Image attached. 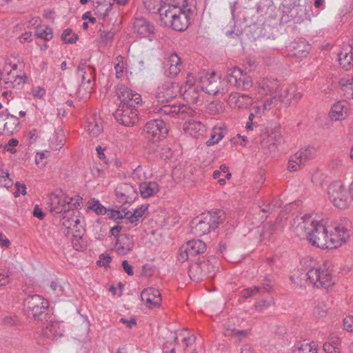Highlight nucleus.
<instances>
[{
  "mask_svg": "<svg viewBox=\"0 0 353 353\" xmlns=\"http://www.w3.org/2000/svg\"><path fill=\"white\" fill-rule=\"evenodd\" d=\"M296 154L305 164L307 161L313 159L316 156V150L313 147L307 146L302 148Z\"/></svg>",
  "mask_w": 353,
  "mask_h": 353,
  "instance_id": "36",
  "label": "nucleus"
},
{
  "mask_svg": "<svg viewBox=\"0 0 353 353\" xmlns=\"http://www.w3.org/2000/svg\"><path fill=\"white\" fill-rule=\"evenodd\" d=\"M143 3L150 12H154L155 10L159 12V7L163 6V0H143Z\"/></svg>",
  "mask_w": 353,
  "mask_h": 353,
  "instance_id": "46",
  "label": "nucleus"
},
{
  "mask_svg": "<svg viewBox=\"0 0 353 353\" xmlns=\"http://www.w3.org/2000/svg\"><path fill=\"white\" fill-rule=\"evenodd\" d=\"M270 96L271 98L268 99L262 102L265 109L267 111H270L272 108H275L278 105V103L280 102V101L278 99L277 94H274Z\"/></svg>",
  "mask_w": 353,
  "mask_h": 353,
  "instance_id": "50",
  "label": "nucleus"
},
{
  "mask_svg": "<svg viewBox=\"0 0 353 353\" xmlns=\"http://www.w3.org/2000/svg\"><path fill=\"white\" fill-rule=\"evenodd\" d=\"M148 209V205H141L139 207L135 208L132 212L130 211L126 212L123 219L127 223H129L134 225H137Z\"/></svg>",
  "mask_w": 353,
  "mask_h": 353,
  "instance_id": "26",
  "label": "nucleus"
},
{
  "mask_svg": "<svg viewBox=\"0 0 353 353\" xmlns=\"http://www.w3.org/2000/svg\"><path fill=\"white\" fill-rule=\"evenodd\" d=\"M196 0H183L181 8H173V10H165L162 11L163 14L160 16L161 23L171 27L176 31L185 30L191 23L197 12Z\"/></svg>",
  "mask_w": 353,
  "mask_h": 353,
  "instance_id": "3",
  "label": "nucleus"
},
{
  "mask_svg": "<svg viewBox=\"0 0 353 353\" xmlns=\"http://www.w3.org/2000/svg\"><path fill=\"white\" fill-rule=\"evenodd\" d=\"M350 237L348 223H340L329 230L328 250H334L345 244Z\"/></svg>",
  "mask_w": 353,
  "mask_h": 353,
  "instance_id": "8",
  "label": "nucleus"
},
{
  "mask_svg": "<svg viewBox=\"0 0 353 353\" xmlns=\"http://www.w3.org/2000/svg\"><path fill=\"white\" fill-rule=\"evenodd\" d=\"M223 134H212L210 139L206 141V144L208 146L216 144L223 138Z\"/></svg>",
  "mask_w": 353,
  "mask_h": 353,
  "instance_id": "58",
  "label": "nucleus"
},
{
  "mask_svg": "<svg viewBox=\"0 0 353 353\" xmlns=\"http://www.w3.org/2000/svg\"><path fill=\"white\" fill-rule=\"evenodd\" d=\"M182 61L176 53L170 54L164 61L165 74L168 77H175L181 70Z\"/></svg>",
  "mask_w": 353,
  "mask_h": 353,
  "instance_id": "18",
  "label": "nucleus"
},
{
  "mask_svg": "<svg viewBox=\"0 0 353 353\" xmlns=\"http://www.w3.org/2000/svg\"><path fill=\"white\" fill-rule=\"evenodd\" d=\"M183 1V0H163V6L159 8V16L163 15L162 13L163 10H168L172 11L173 8H181Z\"/></svg>",
  "mask_w": 353,
  "mask_h": 353,
  "instance_id": "39",
  "label": "nucleus"
},
{
  "mask_svg": "<svg viewBox=\"0 0 353 353\" xmlns=\"http://www.w3.org/2000/svg\"><path fill=\"white\" fill-rule=\"evenodd\" d=\"M26 76L16 74L15 79H14L13 81H10L9 83L11 86V88H15L19 87L20 85L24 84L26 81Z\"/></svg>",
  "mask_w": 353,
  "mask_h": 353,
  "instance_id": "53",
  "label": "nucleus"
},
{
  "mask_svg": "<svg viewBox=\"0 0 353 353\" xmlns=\"http://www.w3.org/2000/svg\"><path fill=\"white\" fill-rule=\"evenodd\" d=\"M353 57L352 53L340 52L339 53V61L341 67L345 70H350L352 66Z\"/></svg>",
  "mask_w": 353,
  "mask_h": 353,
  "instance_id": "40",
  "label": "nucleus"
},
{
  "mask_svg": "<svg viewBox=\"0 0 353 353\" xmlns=\"http://www.w3.org/2000/svg\"><path fill=\"white\" fill-rule=\"evenodd\" d=\"M117 94L121 100L119 105H124V107L127 108H133L138 109L141 105L142 99L141 95L124 85L118 87Z\"/></svg>",
  "mask_w": 353,
  "mask_h": 353,
  "instance_id": "11",
  "label": "nucleus"
},
{
  "mask_svg": "<svg viewBox=\"0 0 353 353\" xmlns=\"http://www.w3.org/2000/svg\"><path fill=\"white\" fill-rule=\"evenodd\" d=\"M134 245L133 236L128 234H121L118 236L114 244V250L119 255H126L130 253Z\"/></svg>",
  "mask_w": 353,
  "mask_h": 353,
  "instance_id": "19",
  "label": "nucleus"
},
{
  "mask_svg": "<svg viewBox=\"0 0 353 353\" xmlns=\"http://www.w3.org/2000/svg\"><path fill=\"white\" fill-rule=\"evenodd\" d=\"M159 191V186L154 181H145L139 185L141 196L145 199L152 196Z\"/></svg>",
  "mask_w": 353,
  "mask_h": 353,
  "instance_id": "28",
  "label": "nucleus"
},
{
  "mask_svg": "<svg viewBox=\"0 0 353 353\" xmlns=\"http://www.w3.org/2000/svg\"><path fill=\"white\" fill-rule=\"evenodd\" d=\"M11 281L10 274L9 271H0V287H3L9 284Z\"/></svg>",
  "mask_w": 353,
  "mask_h": 353,
  "instance_id": "54",
  "label": "nucleus"
},
{
  "mask_svg": "<svg viewBox=\"0 0 353 353\" xmlns=\"http://www.w3.org/2000/svg\"><path fill=\"white\" fill-rule=\"evenodd\" d=\"M162 113L172 117L176 115L192 114L193 110L184 104H165L159 110Z\"/></svg>",
  "mask_w": 353,
  "mask_h": 353,
  "instance_id": "23",
  "label": "nucleus"
},
{
  "mask_svg": "<svg viewBox=\"0 0 353 353\" xmlns=\"http://www.w3.org/2000/svg\"><path fill=\"white\" fill-rule=\"evenodd\" d=\"M114 117L123 125L133 126L138 121V110L119 105L114 113Z\"/></svg>",
  "mask_w": 353,
  "mask_h": 353,
  "instance_id": "14",
  "label": "nucleus"
},
{
  "mask_svg": "<svg viewBox=\"0 0 353 353\" xmlns=\"http://www.w3.org/2000/svg\"><path fill=\"white\" fill-rule=\"evenodd\" d=\"M222 212L211 210L194 218L191 222V232L196 236L207 234L216 229L221 222Z\"/></svg>",
  "mask_w": 353,
  "mask_h": 353,
  "instance_id": "5",
  "label": "nucleus"
},
{
  "mask_svg": "<svg viewBox=\"0 0 353 353\" xmlns=\"http://www.w3.org/2000/svg\"><path fill=\"white\" fill-rule=\"evenodd\" d=\"M259 291L258 288L254 286L250 288L244 289L241 292V295L243 298H248L256 294Z\"/></svg>",
  "mask_w": 353,
  "mask_h": 353,
  "instance_id": "57",
  "label": "nucleus"
},
{
  "mask_svg": "<svg viewBox=\"0 0 353 353\" xmlns=\"http://www.w3.org/2000/svg\"><path fill=\"white\" fill-rule=\"evenodd\" d=\"M347 114V108L345 101H339L334 104L329 113L332 120L339 121L344 119Z\"/></svg>",
  "mask_w": 353,
  "mask_h": 353,
  "instance_id": "27",
  "label": "nucleus"
},
{
  "mask_svg": "<svg viewBox=\"0 0 353 353\" xmlns=\"http://www.w3.org/2000/svg\"><path fill=\"white\" fill-rule=\"evenodd\" d=\"M206 250V245L199 239H193L183 244L178 255V260L182 263L190 259L198 254H203Z\"/></svg>",
  "mask_w": 353,
  "mask_h": 353,
  "instance_id": "9",
  "label": "nucleus"
},
{
  "mask_svg": "<svg viewBox=\"0 0 353 353\" xmlns=\"http://www.w3.org/2000/svg\"><path fill=\"white\" fill-rule=\"evenodd\" d=\"M292 48L294 50L293 56L303 57H306L310 47L309 45L306 44L304 41H301L300 43H294Z\"/></svg>",
  "mask_w": 353,
  "mask_h": 353,
  "instance_id": "38",
  "label": "nucleus"
},
{
  "mask_svg": "<svg viewBox=\"0 0 353 353\" xmlns=\"http://www.w3.org/2000/svg\"><path fill=\"white\" fill-rule=\"evenodd\" d=\"M325 179V175L322 171L319 170H315L311 174V181L315 185H321Z\"/></svg>",
  "mask_w": 353,
  "mask_h": 353,
  "instance_id": "48",
  "label": "nucleus"
},
{
  "mask_svg": "<svg viewBox=\"0 0 353 353\" xmlns=\"http://www.w3.org/2000/svg\"><path fill=\"white\" fill-rule=\"evenodd\" d=\"M221 84L220 79H217L214 73L210 76L206 75L201 79V90L211 95H216L219 93L225 94L226 92V90L221 88Z\"/></svg>",
  "mask_w": 353,
  "mask_h": 353,
  "instance_id": "15",
  "label": "nucleus"
},
{
  "mask_svg": "<svg viewBox=\"0 0 353 353\" xmlns=\"http://www.w3.org/2000/svg\"><path fill=\"white\" fill-rule=\"evenodd\" d=\"M179 93L182 94L183 99L188 103L195 104L199 100L200 90L199 86L192 83L190 80H188L183 86L180 87Z\"/></svg>",
  "mask_w": 353,
  "mask_h": 353,
  "instance_id": "21",
  "label": "nucleus"
},
{
  "mask_svg": "<svg viewBox=\"0 0 353 353\" xmlns=\"http://www.w3.org/2000/svg\"><path fill=\"white\" fill-rule=\"evenodd\" d=\"M267 110L265 109L263 103L254 105L251 109V112L248 117V121L245 124V129L248 131H253V119H260L264 116Z\"/></svg>",
  "mask_w": 353,
  "mask_h": 353,
  "instance_id": "25",
  "label": "nucleus"
},
{
  "mask_svg": "<svg viewBox=\"0 0 353 353\" xmlns=\"http://www.w3.org/2000/svg\"><path fill=\"white\" fill-rule=\"evenodd\" d=\"M246 332L247 331L245 330H236L234 322H228L223 325V334L226 336H232L234 334H236L239 336H241L245 335Z\"/></svg>",
  "mask_w": 353,
  "mask_h": 353,
  "instance_id": "41",
  "label": "nucleus"
},
{
  "mask_svg": "<svg viewBox=\"0 0 353 353\" xmlns=\"http://www.w3.org/2000/svg\"><path fill=\"white\" fill-rule=\"evenodd\" d=\"M88 132H100L105 128L100 118L92 117L88 120L87 125Z\"/></svg>",
  "mask_w": 353,
  "mask_h": 353,
  "instance_id": "37",
  "label": "nucleus"
},
{
  "mask_svg": "<svg viewBox=\"0 0 353 353\" xmlns=\"http://www.w3.org/2000/svg\"><path fill=\"white\" fill-rule=\"evenodd\" d=\"M15 77H16V74H14L12 70H10L8 72L7 78H5L3 80L5 89H10L11 88V86L9 83L10 81H13L14 79H15Z\"/></svg>",
  "mask_w": 353,
  "mask_h": 353,
  "instance_id": "63",
  "label": "nucleus"
},
{
  "mask_svg": "<svg viewBox=\"0 0 353 353\" xmlns=\"http://www.w3.org/2000/svg\"><path fill=\"white\" fill-rule=\"evenodd\" d=\"M134 27L136 32L141 37H148L154 34V26L144 18L137 19Z\"/></svg>",
  "mask_w": 353,
  "mask_h": 353,
  "instance_id": "24",
  "label": "nucleus"
},
{
  "mask_svg": "<svg viewBox=\"0 0 353 353\" xmlns=\"http://www.w3.org/2000/svg\"><path fill=\"white\" fill-rule=\"evenodd\" d=\"M306 280L314 288L328 289L332 287L335 281L325 266H318L310 268L306 274L300 273L299 271L294 272L291 276V281L296 285L302 286L303 281Z\"/></svg>",
  "mask_w": 353,
  "mask_h": 353,
  "instance_id": "4",
  "label": "nucleus"
},
{
  "mask_svg": "<svg viewBox=\"0 0 353 353\" xmlns=\"http://www.w3.org/2000/svg\"><path fill=\"white\" fill-rule=\"evenodd\" d=\"M123 68H124L123 62L121 61H119V62L114 66V69L116 71V76L118 79L123 77Z\"/></svg>",
  "mask_w": 353,
  "mask_h": 353,
  "instance_id": "64",
  "label": "nucleus"
},
{
  "mask_svg": "<svg viewBox=\"0 0 353 353\" xmlns=\"http://www.w3.org/2000/svg\"><path fill=\"white\" fill-rule=\"evenodd\" d=\"M48 206L50 212L60 219L61 227L67 230V234H72L74 237L79 236L75 233L83 229L84 222L79 211L83 206L81 196L56 190L49 196Z\"/></svg>",
  "mask_w": 353,
  "mask_h": 353,
  "instance_id": "1",
  "label": "nucleus"
},
{
  "mask_svg": "<svg viewBox=\"0 0 353 353\" xmlns=\"http://www.w3.org/2000/svg\"><path fill=\"white\" fill-rule=\"evenodd\" d=\"M185 132H203L207 130L205 125L200 121L189 120L183 124Z\"/></svg>",
  "mask_w": 353,
  "mask_h": 353,
  "instance_id": "32",
  "label": "nucleus"
},
{
  "mask_svg": "<svg viewBox=\"0 0 353 353\" xmlns=\"http://www.w3.org/2000/svg\"><path fill=\"white\" fill-rule=\"evenodd\" d=\"M180 92V86L176 82H165L160 85L156 92L158 102L168 103L176 98Z\"/></svg>",
  "mask_w": 353,
  "mask_h": 353,
  "instance_id": "12",
  "label": "nucleus"
},
{
  "mask_svg": "<svg viewBox=\"0 0 353 353\" xmlns=\"http://www.w3.org/2000/svg\"><path fill=\"white\" fill-rule=\"evenodd\" d=\"M323 350L325 353H339V347L330 343H324Z\"/></svg>",
  "mask_w": 353,
  "mask_h": 353,
  "instance_id": "61",
  "label": "nucleus"
},
{
  "mask_svg": "<svg viewBox=\"0 0 353 353\" xmlns=\"http://www.w3.org/2000/svg\"><path fill=\"white\" fill-rule=\"evenodd\" d=\"M77 72L81 77V83L78 93L80 94L83 90L86 94L89 95L92 89L91 83L94 79V70L92 67L86 65L85 60H81L77 68Z\"/></svg>",
  "mask_w": 353,
  "mask_h": 353,
  "instance_id": "13",
  "label": "nucleus"
},
{
  "mask_svg": "<svg viewBox=\"0 0 353 353\" xmlns=\"http://www.w3.org/2000/svg\"><path fill=\"white\" fill-rule=\"evenodd\" d=\"M112 261V257L110 254H102L99 256V259L97 261V264L99 266L108 267L109 263Z\"/></svg>",
  "mask_w": 353,
  "mask_h": 353,
  "instance_id": "55",
  "label": "nucleus"
},
{
  "mask_svg": "<svg viewBox=\"0 0 353 353\" xmlns=\"http://www.w3.org/2000/svg\"><path fill=\"white\" fill-rule=\"evenodd\" d=\"M253 99L248 94H241L238 92L231 93L228 99V105L234 109H245L250 107Z\"/></svg>",
  "mask_w": 353,
  "mask_h": 353,
  "instance_id": "20",
  "label": "nucleus"
},
{
  "mask_svg": "<svg viewBox=\"0 0 353 353\" xmlns=\"http://www.w3.org/2000/svg\"><path fill=\"white\" fill-rule=\"evenodd\" d=\"M49 307L48 301L42 296L34 294L28 296L24 301V311L27 316L41 321Z\"/></svg>",
  "mask_w": 353,
  "mask_h": 353,
  "instance_id": "7",
  "label": "nucleus"
},
{
  "mask_svg": "<svg viewBox=\"0 0 353 353\" xmlns=\"http://www.w3.org/2000/svg\"><path fill=\"white\" fill-rule=\"evenodd\" d=\"M144 131L145 132H168L169 129L164 121L161 119H154L146 123Z\"/></svg>",
  "mask_w": 353,
  "mask_h": 353,
  "instance_id": "29",
  "label": "nucleus"
},
{
  "mask_svg": "<svg viewBox=\"0 0 353 353\" xmlns=\"http://www.w3.org/2000/svg\"><path fill=\"white\" fill-rule=\"evenodd\" d=\"M50 152L48 150L37 152L35 154V163L38 167H43L46 165V162L43 160L49 157Z\"/></svg>",
  "mask_w": 353,
  "mask_h": 353,
  "instance_id": "51",
  "label": "nucleus"
},
{
  "mask_svg": "<svg viewBox=\"0 0 353 353\" xmlns=\"http://www.w3.org/2000/svg\"><path fill=\"white\" fill-rule=\"evenodd\" d=\"M296 221L298 234H304L313 246L323 250L328 249L329 230L322 221H316L311 216L305 215L297 219Z\"/></svg>",
  "mask_w": 353,
  "mask_h": 353,
  "instance_id": "2",
  "label": "nucleus"
},
{
  "mask_svg": "<svg viewBox=\"0 0 353 353\" xmlns=\"http://www.w3.org/2000/svg\"><path fill=\"white\" fill-rule=\"evenodd\" d=\"M141 299L148 307H158L161 303L160 292L154 288L143 290L141 294Z\"/></svg>",
  "mask_w": 353,
  "mask_h": 353,
  "instance_id": "22",
  "label": "nucleus"
},
{
  "mask_svg": "<svg viewBox=\"0 0 353 353\" xmlns=\"http://www.w3.org/2000/svg\"><path fill=\"white\" fill-rule=\"evenodd\" d=\"M36 34L38 37L46 41L50 40L53 37L52 30L49 27H46L44 29L37 28Z\"/></svg>",
  "mask_w": 353,
  "mask_h": 353,
  "instance_id": "49",
  "label": "nucleus"
},
{
  "mask_svg": "<svg viewBox=\"0 0 353 353\" xmlns=\"http://www.w3.org/2000/svg\"><path fill=\"white\" fill-rule=\"evenodd\" d=\"M339 84L342 88L345 89L350 87L352 90V85L353 84V78L352 77H344L341 78L339 81Z\"/></svg>",
  "mask_w": 353,
  "mask_h": 353,
  "instance_id": "60",
  "label": "nucleus"
},
{
  "mask_svg": "<svg viewBox=\"0 0 353 353\" xmlns=\"http://www.w3.org/2000/svg\"><path fill=\"white\" fill-rule=\"evenodd\" d=\"M117 199L121 203H132L137 197V190L134 186L130 183L119 185L115 190Z\"/></svg>",
  "mask_w": 353,
  "mask_h": 353,
  "instance_id": "16",
  "label": "nucleus"
},
{
  "mask_svg": "<svg viewBox=\"0 0 353 353\" xmlns=\"http://www.w3.org/2000/svg\"><path fill=\"white\" fill-rule=\"evenodd\" d=\"M65 142L64 134H51L48 139V145L51 150H58L63 147Z\"/></svg>",
  "mask_w": 353,
  "mask_h": 353,
  "instance_id": "31",
  "label": "nucleus"
},
{
  "mask_svg": "<svg viewBox=\"0 0 353 353\" xmlns=\"http://www.w3.org/2000/svg\"><path fill=\"white\" fill-rule=\"evenodd\" d=\"M100 43L105 46H110L114 40L115 32L112 31L99 30Z\"/></svg>",
  "mask_w": 353,
  "mask_h": 353,
  "instance_id": "43",
  "label": "nucleus"
},
{
  "mask_svg": "<svg viewBox=\"0 0 353 353\" xmlns=\"http://www.w3.org/2000/svg\"><path fill=\"white\" fill-rule=\"evenodd\" d=\"M292 91L293 86L287 87L280 90L278 89V99L280 101L281 103H283L285 106H288L292 101Z\"/></svg>",
  "mask_w": 353,
  "mask_h": 353,
  "instance_id": "34",
  "label": "nucleus"
},
{
  "mask_svg": "<svg viewBox=\"0 0 353 353\" xmlns=\"http://www.w3.org/2000/svg\"><path fill=\"white\" fill-rule=\"evenodd\" d=\"M87 209L88 211H92L97 215H104L108 212L107 208L98 199L94 198L90 199L87 202Z\"/></svg>",
  "mask_w": 353,
  "mask_h": 353,
  "instance_id": "33",
  "label": "nucleus"
},
{
  "mask_svg": "<svg viewBox=\"0 0 353 353\" xmlns=\"http://www.w3.org/2000/svg\"><path fill=\"white\" fill-rule=\"evenodd\" d=\"M208 110L211 114H216L223 110V105L219 102H211L208 105Z\"/></svg>",
  "mask_w": 353,
  "mask_h": 353,
  "instance_id": "52",
  "label": "nucleus"
},
{
  "mask_svg": "<svg viewBox=\"0 0 353 353\" xmlns=\"http://www.w3.org/2000/svg\"><path fill=\"white\" fill-rule=\"evenodd\" d=\"M47 332H49L54 339H57L63 335L64 330L61 323L54 322L47 327Z\"/></svg>",
  "mask_w": 353,
  "mask_h": 353,
  "instance_id": "42",
  "label": "nucleus"
},
{
  "mask_svg": "<svg viewBox=\"0 0 353 353\" xmlns=\"http://www.w3.org/2000/svg\"><path fill=\"white\" fill-rule=\"evenodd\" d=\"M343 328L347 332H353V316H346L343 319Z\"/></svg>",
  "mask_w": 353,
  "mask_h": 353,
  "instance_id": "56",
  "label": "nucleus"
},
{
  "mask_svg": "<svg viewBox=\"0 0 353 353\" xmlns=\"http://www.w3.org/2000/svg\"><path fill=\"white\" fill-rule=\"evenodd\" d=\"M61 39L65 43H75L78 39V35L72 33V30L70 28H67L62 33Z\"/></svg>",
  "mask_w": 353,
  "mask_h": 353,
  "instance_id": "45",
  "label": "nucleus"
},
{
  "mask_svg": "<svg viewBox=\"0 0 353 353\" xmlns=\"http://www.w3.org/2000/svg\"><path fill=\"white\" fill-rule=\"evenodd\" d=\"M208 265V262H203L200 264H193L190 267L189 275L190 278L195 281H199L203 279V276L207 274V272L204 270V268Z\"/></svg>",
  "mask_w": 353,
  "mask_h": 353,
  "instance_id": "30",
  "label": "nucleus"
},
{
  "mask_svg": "<svg viewBox=\"0 0 353 353\" xmlns=\"http://www.w3.org/2000/svg\"><path fill=\"white\" fill-rule=\"evenodd\" d=\"M50 288L57 296L61 295L63 291V286L57 281H52Z\"/></svg>",
  "mask_w": 353,
  "mask_h": 353,
  "instance_id": "62",
  "label": "nucleus"
},
{
  "mask_svg": "<svg viewBox=\"0 0 353 353\" xmlns=\"http://www.w3.org/2000/svg\"><path fill=\"white\" fill-rule=\"evenodd\" d=\"M303 165L304 163L295 153L294 155L291 156L289 159L288 169L290 172H295L301 169V166Z\"/></svg>",
  "mask_w": 353,
  "mask_h": 353,
  "instance_id": "44",
  "label": "nucleus"
},
{
  "mask_svg": "<svg viewBox=\"0 0 353 353\" xmlns=\"http://www.w3.org/2000/svg\"><path fill=\"white\" fill-rule=\"evenodd\" d=\"M279 84L273 79L263 78L256 83V90L261 95H272L277 94Z\"/></svg>",
  "mask_w": 353,
  "mask_h": 353,
  "instance_id": "17",
  "label": "nucleus"
},
{
  "mask_svg": "<svg viewBox=\"0 0 353 353\" xmlns=\"http://www.w3.org/2000/svg\"><path fill=\"white\" fill-rule=\"evenodd\" d=\"M327 192L329 200L337 208H347L351 200L348 196L346 188L341 181H334L327 187Z\"/></svg>",
  "mask_w": 353,
  "mask_h": 353,
  "instance_id": "6",
  "label": "nucleus"
},
{
  "mask_svg": "<svg viewBox=\"0 0 353 353\" xmlns=\"http://www.w3.org/2000/svg\"><path fill=\"white\" fill-rule=\"evenodd\" d=\"M13 185L12 179L10 178L8 172H0V187H3L7 189L11 188Z\"/></svg>",
  "mask_w": 353,
  "mask_h": 353,
  "instance_id": "47",
  "label": "nucleus"
},
{
  "mask_svg": "<svg viewBox=\"0 0 353 353\" xmlns=\"http://www.w3.org/2000/svg\"><path fill=\"white\" fill-rule=\"evenodd\" d=\"M327 311V307L326 306H317L314 310V315L316 318L324 317L326 315Z\"/></svg>",
  "mask_w": 353,
  "mask_h": 353,
  "instance_id": "59",
  "label": "nucleus"
},
{
  "mask_svg": "<svg viewBox=\"0 0 353 353\" xmlns=\"http://www.w3.org/2000/svg\"><path fill=\"white\" fill-rule=\"evenodd\" d=\"M228 83L241 90H249L252 86V78L239 68H229L227 71Z\"/></svg>",
  "mask_w": 353,
  "mask_h": 353,
  "instance_id": "10",
  "label": "nucleus"
},
{
  "mask_svg": "<svg viewBox=\"0 0 353 353\" xmlns=\"http://www.w3.org/2000/svg\"><path fill=\"white\" fill-rule=\"evenodd\" d=\"M292 353H318V347L314 342L303 343L294 347Z\"/></svg>",
  "mask_w": 353,
  "mask_h": 353,
  "instance_id": "35",
  "label": "nucleus"
}]
</instances>
